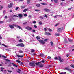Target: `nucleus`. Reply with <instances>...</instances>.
Here are the masks:
<instances>
[{
	"label": "nucleus",
	"instance_id": "1",
	"mask_svg": "<svg viewBox=\"0 0 74 74\" xmlns=\"http://www.w3.org/2000/svg\"><path fill=\"white\" fill-rule=\"evenodd\" d=\"M14 26H15V27H17V28H18V29H21V30H22V28L21 27L19 26L14 24H13V25H9V27L11 28V29H14Z\"/></svg>",
	"mask_w": 74,
	"mask_h": 74
},
{
	"label": "nucleus",
	"instance_id": "2",
	"mask_svg": "<svg viewBox=\"0 0 74 74\" xmlns=\"http://www.w3.org/2000/svg\"><path fill=\"white\" fill-rule=\"evenodd\" d=\"M58 60L60 62H63L64 60L63 59H62V58L60 56H58Z\"/></svg>",
	"mask_w": 74,
	"mask_h": 74
},
{
	"label": "nucleus",
	"instance_id": "3",
	"mask_svg": "<svg viewBox=\"0 0 74 74\" xmlns=\"http://www.w3.org/2000/svg\"><path fill=\"white\" fill-rule=\"evenodd\" d=\"M26 29H27V30H28L30 31L32 30V28L30 27L27 26L26 27Z\"/></svg>",
	"mask_w": 74,
	"mask_h": 74
},
{
	"label": "nucleus",
	"instance_id": "4",
	"mask_svg": "<svg viewBox=\"0 0 74 74\" xmlns=\"http://www.w3.org/2000/svg\"><path fill=\"white\" fill-rule=\"evenodd\" d=\"M38 41L41 43V44H42L44 45V44L45 42H44V41H43L42 40H38Z\"/></svg>",
	"mask_w": 74,
	"mask_h": 74
},
{
	"label": "nucleus",
	"instance_id": "5",
	"mask_svg": "<svg viewBox=\"0 0 74 74\" xmlns=\"http://www.w3.org/2000/svg\"><path fill=\"white\" fill-rule=\"evenodd\" d=\"M29 66H31V67H34V66H35V65L32 62L29 63Z\"/></svg>",
	"mask_w": 74,
	"mask_h": 74
},
{
	"label": "nucleus",
	"instance_id": "6",
	"mask_svg": "<svg viewBox=\"0 0 74 74\" xmlns=\"http://www.w3.org/2000/svg\"><path fill=\"white\" fill-rule=\"evenodd\" d=\"M62 29L60 28H59L57 29V31L58 32H59V33H60V32H62Z\"/></svg>",
	"mask_w": 74,
	"mask_h": 74
},
{
	"label": "nucleus",
	"instance_id": "7",
	"mask_svg": "<svg viewBox=\"0 0 74 74\" xmlns=\"http://www.w3.org/2000/svg\"><path fill=\"white\" fill-rule=\"evenodd\" d=\"M45 35H46L47 36L51 35V33H50L49 32H45Z\"/></svg>",
	"mask_w": 74,
	"mask_h": 74
},
{
	"label": "nucleus",
	"instance_id": "8",
	"mask_svg": "<svg viewBox=\"0 0 74 74\" xmlns=\"http://www.w3.org/2000/svg\"><path fill=\"white\" fill-rule=\"evenodd\" d=\"M44 11H46V12H49V9H44Z\"/></svg>",
	"mask_w": 74,
	"mask_h": 74
},
{
	"label": "nucleus",
	"instance_id": "9",
	"mask_svg": "<svg viewBox=\"0 0 74 74\" xmlns=\"http://www.w3.org/2000/svg\"><path fill=\"white\" fill-rule=\"evenodd\" d=\"M35 64L36 65H40V64H41V63L40 62H38V63H36Z\"/></svg>",
	"mask_w": 74,
	"mask_h": 74
},
{
	"label": "nucleus",
	"instance_id": "10",
	"mask_svg": "<svg viewBox=\"0 0 74 74\" xmlns=\"http://www.w3.org/2000/svg\"><path fill=\"white\" fill-rule=\"evenodd\" d=\"M12 64L13 65V66L14 67H18V66L16 65H15L14 63H12Z\"/></svg>",
	"mask_w": 74,
	"mask_h": 74
},
{
	"label": "nucleus",
	"instance_id": "11",
	"mask_svg": "<svg viewBox=\"0 0 74 74\" xmlns=\"http://www.w3.org/2000/svg\"><path fill=\"white\" fill-rule=\"evenodd\" d=\"M13 4H12V3H11L10 5L8 6V7L9 8H10L11 7H12V5Z\"/></svg>",
	"mask_w": 74,
	"mask_h": 74
},
{
	"label": "nucleus",
	"instance_id": "12",
	"mask_svg": "<svg viewBox=\"0 0 74 74\" xmlns=\"http://www.w3.org/2000/svg\"><path fill=\"white\" fill-rule=\"evenodd\" d=\"M36 6L37 7H41V5L40 4H37L36 5Z\"/></svg>",
	"mask_w": 74,
	"mask_h": 74
},
{
	"label": "nucleus",
	"instance_id": "13",
	"mask_svg": "<svg viewBox=\"0 0 74 74\" xmlns=\"http://www.w3.org/2000/svg\"><path fill=\"white\" fill-rule=\"evenodd\" d=\"M41 4H42V5H47V3H41Z\"/></svg>",
	"mask_w": 74,
	"mask_h": 74
},
{
	"label": "nucleus",
	"instance_id": "14",
	"mask_svg": "<svg viewBox=\"0 0 74 74\" xmlns=\"http://www.w3.org/2000/svg\"><path fill=\"white\" fill-rule=\"evenodd\" d=\"M20 47H24V45L23 43H21L20 44Z\"/></svg>",
	"mask_w": 74,
	"mask_h": 74
},
{
	"label": "nucleus",
	"instance_id": "15",
	"mask_svg": "<svg viewBox=\"0 0 74 74\" xmlns=\"http://www.w3.org/2000/svg\"><path fill=\"white\" fill-rule=\"evenodd\" d=\"M27 10H28V9H25L23 10V12H26V11H27Z\"/></svg>",
	"mask_w": 74,
	"mask_h": 74
},
{
	"label": "nucleus",
	"instance_id": "16",
	"mask_svg": "<svg viewBox=\"0 0 74 74\" xmlns=\"http://www.w3.org/2000/svg\"><path fill=\"white\" fill-rule=\"evenodd\" d=\"M55 36H60V34L58 33H56L55 34Z\"/></svg>",
	"mask_w": 74,
	"mask_h": 74
},
{
	"label": "nucleus",
	"instance_id": "17",
	"mask_svg": "<svg viewBox=\"0 0 74 74\" xmlns=\"http://www.w3.org/2000/svg\"><path fill=\"white\" fill-rule=\"evenodd\" d=\"M18 71H16L18 73H21V70L19 69H18Z\"/></svg>",
	"mask_w": 74,
	"mask_h": 74
},
{
	"label": "nucleus",
	"instance_id": "18",
	"mask_svg": "<svg viewBox=\"0 0 74 74\" xmlns=\"http://www.w3.org/2000/svg\"><path fill=\"white\" fill-rule=\"evenodd\" d=\"M68 40L69 41V42H72V41H73V40H71V39L68 38Z\"/></svg>",
	"mask_w": 74,
	"mask_h": 74
},
{
	"label": "nucleus",
	"instance_id": "19",
	"mask_svg": "<svg viewBox=\"0 0 74 74\" xmlns=\"http://www.w3.org/2000/svg\"><path fill=\"white\" fill-rule=\"evenodd\" d=\"M17 56H18V57H20V58H22V57H23V56H21L19 55H17Z\"/></svg>",
	"mask_w": 74,
	"mask_h": 74
},
{
	"label": "nucleus",
	"instance_id": "20",
	"mask_svg": "<svg viewBox=\"0 0 74 74\" xmlns=\"http://www.w3.org/2000/svg\"><path fill=\"white\" fill-rule=\"evenodd\" d=\"M30 0H27V4H30Z\"/></svg>",
	"mask_w": 74,
	"mask_h": 74
},
{
	"label": "nucleus",
	"instance_id": "21",
	"mask_svg": "<svg viewBox=\"0 0 74 74\" xmlns=\"http://www.w3.org/2000/svg\"><path fill=\"white\" fill-rule=\"evenodd\" d=\"M18 16L20 18H22V14H19Z\"/></svg>",
	"mask_w": 74,
	"mask_h": 74
},
{
	"label": "nucleus",
	"instance_id": "22",
	"mask_svg": "<svg viewBox=\"0 0 74 74\" xmlns=\"http://www.w3.org/2000/svg\"><path fill=\"white\" fill-rule=\"evenodd\" d=\"M34 10L35 11H37L38 12V11H40V10L38 9H35Z\"/></svg>",
	"mask_w": 74,
	"mask_h": 74
},
{
	"label": "nucleus",
	"instance_id": "23",
	"mask_svg": "<svg viewBox=\"0 0 74 74\" xmlns=\"http://www.w3.org/2000/svg\"><path fill=\"white\" fill-rule=\"evenodd\" d=\"M65 70H68L69 71V70H70V69L68 68H65Z\"/></svg>",
	"mask_w": 74,
	"mask_h": 74
},
{
	"label": "nucleus",
	"instance_id": "24",
	"mask_svg": "<svg viewBox=\"0 0 74 74\" xmlns=\"http://www.w3.org/2000/svg\"><path fill=\"white\" fill-rule=\"evenodd\" d=\"M40 56H41V57H44V55L43 54H41L40 55Z\"/></svg>",
	"mask_w": 74,
	"mask_h": 74
},
{
	"label": "nucleus",
	"instance_id": "25",
	"mask_svg": "<svg viewBox=\"0 0 74 74\" xmlns=\"http://www.w3.org/2000/svg\"><path fill=\"white\" fill-rule=\"evenodd\" d=\"M36 38L37 39H40L41 38L39 36H36Z\"/></svg>",
	"mask_w": 74,
	"mask_h": 74
},
{
	"label": "nucleus",
	"instance_id": "26",
	"mask_svg": "<svg viewBox=\"0 0 74 74\" xmlns=\"http://www.w3.org/2000/svg\"><path fill=\"white\" fill-rule=\"evenodd\" d=\"M50 43L51 46H53V42H50Z\"/></svg>",
	"mask_w": 74,
	"mask_h": 74
},
{
	"label": "nucleus",
	"instance_id": "27",
	"mask_svg": "<svg viewBox=\"0 0 74 74\" xmlns=\"http://www.w3.org/2000/svg\"><path fill=\"white\" fill-rule=\"evenodd\" d=\"M19 52L21 53H23V51L22 50H20V51H19Z\"/></svg>",
	"mask_w": 74,
	"mask_h": 74
},
{
	"label": "nucleus",
	"instance_id": "28",
	"mask_svg": "<svg viewBox=\"0 0 74 74\" xmlns=\"http://www.w3.org/2000/svg\"><path fill=\"white\" fill-rule=\"evenodd\" d=\"M71 67H73V68H74V65L71 64L70 65Z\"/></svg>",
	"mask_w": 74,
	"mask_h": 74
},
{
	"label": "nucleus",
	"instance_id": "29",
	"mask_svg": "<svg viewBox=\"0 0 74 74\" xmlns=\"http://www.w3.org/2000/svg\"><path fill=\"white\" fill-rule=\"evenodd\" d=\"M1 71H3V69H4V68L3 67H1Z\"/></svg>",
	"mask_w": 74,
	"mask_h": 74
},
{
	"label": "nucleus",
	"instance_id": "30",
	"mask_svg": "<svg viewBox=\"0 0 74 74\" xmlns=\"http://www.w3.org/2000/svg\"><path fill=\"white\" fill-rule=\"evenodd\" d=\"M43 65L41 64L39 65V67H43Z\"/></svg>",
	"mask_w": 74,
	"mask_h": 74
},
{
	"label": "nucleus",
	"instance_id": "31",
	"mask_svg": "<svg viewBox=\"0 0 74 74\" xmlns=\"http://www.w3.org/2000/svg\"><path fill=\"white\" fill-rule=\"evenodd\" d=\"M16 61L18 62V63H21V61L19 60H16Z\"/></svg>",
	"mask_w": 74,
	"mask_h": 74
},
{
	"label": "nucleus",
	"instance_id": "32",
	"mask_svg": "<svg viewBox=\"0 0 74 74\" xmlns=\"http://www.w3.org/2000/svg\"><path fill=\"white\" fill-rule=\"evenodd\" d=\"M47 58L49 59H51V56H49L47 57Z\"/></svg>",
	"mask_w": 74,
	"mask_h": 74
},
{
	"label": "nucleus",
	"instance_id": "33",
	"mask_svg": "<svg viewBox=\"0 0 74 74\" xmlns=\"http://www.w3.org/2000/svg\"><path fill=\"white\" fill-rule=\"evenodd\" d=\"M66 74V72H62L60 73V74Z\"/></svg>",
	"mask_w": 74,
	"mask_h": 74
},
{
	"label": "nucleus",
	"instance_id": "34",
	"mask_svg": "<svg viewBox=\"0 0 74 74\" xmlns=\"http://www.w3.org/2000/svg\"><path fill=\"white\" fill-rule=\"evenodd\" d=\"M54 59H56V60H58V57H55L54 58Z\"/></svg>",
	"mask_w": 74,
	"mask_h": 74
},
{
	"label": "nucleus",
	"instance_id": "35",
	"mask_svg": "<svg viewBox=\"0 0 74 74\" xmlns=\"http://www.w3.org/2000/svg\"><path fill=\"white\" fill-rule=\"evenodd\" d=\"M24 16H25V17L27 16V14H24Z\"/></svg>",
	"mask_w": 74,
	"mask_h": 74
},
{
	"label": "nucleus",
	"instance_id": "36",
	"mask_svg": "<svg viewBox=\"0 0 74 74\" xmlns=\"http://www.w3.org/2000/svg\"><path fill=\"white\" fill-rule=\"evenodd\" d=\"M19 8L18 7H17L16 8V10H17L18 9H19Z\"/></svg>",
	"mask_w": 74,
	"mask_h": 74
},
{
	"label": "nucleus",
	"instance_id": "37",
	"mask_svg": "<svg viewBox=\"0 0 74 74\" xmlns=\"http://www.w3.org/2000/svg\"><path fill=\"white\" fill-rule=\"evenodd\" d=\"M34 52V50L32 49L31 50V52Z\"/></svg>",
	"mask_w": 74,
	"mask_h": 74
},
{
	"label": "nucleus",
	"instance_id": "38",
	"mask_svg": "<svg viewBox=\"0 0 74 74\" xmlns=\"http://www.w3.org/2000/svg\"><path fill=\"white\" fill-rule=\"evenodd\" d=\"M54 1L55 3H57L58 2V0H54Z\"/></svg>",
	"mask_w": 74,
	"mask_h": 74
},
{
	"label": "nucleus",
	"instance_id": "39",
	"mask_svg": "<svg viewBox=\"0 0 74 74\" xmlns=\"http://www.w3.org/2000/svg\"><path fill=\"white\" fill-rule=\"evenodd\" d=\"M3 23H4V22L3 21H0V24Z\"/></svg>",
	"mask_w": 74,
	"mask_h": 74
},
{
	"label": "nucleus",
	"instance_id": "40",
	"mask_svg": "<svg viewBox=\"0 0 74 74\" xmlns=\"http://www.w3.org/2000/svg\"><path fill=\"white\" fill-rule=\"evenodd\" d=\"M40 19H44V18H43V17L41 16H40Z\"/></svg>",
	"mask_w": 74,
	"mask_h": 74
},
{
	"label": "nucleus",
	"instance_id": "41",
	"mask_svg": "<svg viewBox=\"0 0 74 74\" xmlns=\"http://www.w3.org/2000/svg\"><path fill=\"white\" fill-rule=\"evenodd\" d=\"M34 27L35 28H37V26L36 25H34Z\"/></svg>",
	"mask_w": 74,
	"mask_h": 74
},
{
	"label": "nucleus",
	"instance_id": "42",
	"mask_svg": "<svg viewBox=\"0 0 74 74\" xmlns=\"http://www.w3.org/2000/svg\"><path fill=\"white\" fill-rule=\"evenodd\" d=\"M2 45H3V46H4L5 47H7V46H6V45H4L3 44H2Z\"/></svg>",
	"mask_w": 74,
	"mask_h": 74
},
{
	"label": "nucleus",
	"instance_id": "43",
	"mask_svg": "<svg viewBox=\"0 0 74 74\" xmlns=\"http://www.w3.org/2000/svg\"><path fill=\"white\" fill-rule=\"evenodd\" d=\"M22 39H20L19 41V42H22Z\"/></svg>",
	"mask_w": 74,
	"mask_h": 74
},
{
	"label": "nucleus",
	"instance_id": "44",
	"mask_svg": "<svg viewBox=\"0 0 74 74\" xmlns=\"http://www.w3.org/2000/svg\"><path fill=\"white\" fill-rule=\"evenodd\" d=\"M3 7L2 6H1L0 7V10H1Z\"/></svg>",
	"mask_w": 74,
	"mask_h": 74
},
{
	"label": "nucleus",
	"instance_id": "45",
	"mask_svg": "<svg viewBox=\"0 0 74 74\" xmlns=\"http://www.w3.org/2000/svg\"><path fill=\"white\" fill-rule=\"evenodd\" d=\"M40 62H41L42 63H44V60H42L40 61Z\"/></svg>",
	"mask_w": 74,
	"mask_h": 74
},
{
	"label": "nucleus",
	"instance_id": "46",
	"mask_svg": "<svg viewBox=\"0 0 74 74\" xmlns=\"http://www.w3.org/2000/svg\"><path fill=\"white\" fill-rule=\"evenodd\" d=\"M68 10H71V8H68Z\"/></svg>",
	"mask_w": 74,
	"mask_h": 74
},
{
	"label": "nucleus",
	"instance_id": "47",
	"mask_svg": "<svg viewBox=\"0 0 74 74\" xmlns=\"http://www.w3.org/2000/svg\"><path fill=\"white\" fill-rule=\"evenodd\" d=\"M58 16H60V17H62V15H58Z\"/></svg>",
	"mask_w": 74,
	"mask_h": 74
},
{
	"label": "nucleus",
	"instance_id": "48",
	"mask_svg": "<svg viewBox=\"0 0 74 74\" xmlns=\"http://www.w3.org/2000/svg\"><path fill=\"white\" fill-rule=\"evenodd\" d=\"M16 46L17 47H20V44L16 45Z\"/></svg>",
	"mask_w": 74,
	"mask_h": 74
},
{
	"label": "nucleus",
	"instance_id": "49",
	"mask_svg": "<svg viewBox=\"0 0 74 74\" xmlns=\"http://www.w3.org/2000/svg\"><path fill=\"white\" fill-rule=\"evenodd\" d=\"M6 60V61H8V62H10V60H9L7 59H6V60Z\"/></svg>",
	"mask_w": 74,
	"mask_h": 74
},
{
	"label": "nucleus",
	"instance_id": "50",
	"mask_svg": "<svg viewBox=\"0 0 74 74\" xmlns=\"http://www.w3.org/2000/svg\"><path fill=\"white\" fill-rule=\"evenodd\" d=\"M39 24H40V25H42V22L41 21H40L39 22Z\"/></svg>",
	"mask_w": 74,
	"mask_h": 74
},
{
	"label": "nucleus",
	"instance_id": "51",
	"mask_svg": "<svg viewBox=\"0 0 74 74\" xmlns=\"http://www.w3.org/2000/svg\"><path fill=\"white\" fill-rule=\"evenodd\" d=\"M44 17H45L46 18H47V15L45 14L44 16Z\"/></svg>",
	"mask_w": 74,
	"mask_h": 74
},
{
	"label": "nucleus",
	"instance_id": "52",
	"mask_svg": "<svg viewBox=\"0 0 74 74\" xmlns=\"http://www.w3.org/2000/svg\"><path fill=\"white\" fill-rule=\"evenodd\" d=\"M8 72H9L10 73H11V72H12L11 71H10L9 70H8Z\"/></svg>",
	"mask_w": 74,
	"mask_h": 74
},
{
	"label": "nucleus",
	"instance_id": "53",
	"mask_svg": "<svg viewBox=\"0 0 74 74\" xmlns=\"http://www.w3.org/2000/svg\"><path fill=\"white\" fill-rule=\"evenodd\" d=\"M48 29L49 30V31H52V29H51L50 28Z\"/></svg>",
	"mask_w": 74,
	"mask_h": 74
},
{
	"label": "nucleus",
	"instance_id": "54",
	"mask_svg": "<svg viewBox=\"0 0 74 74\" xmlns=\"http://www.w3.org/2000/svg\"><path fill=\"white\" fill-rule=\"evenodd\" d=\"M5 19H7V16H6L5 17Z\"/></svg>",
	"mask_w": 74,
	"mask_h": 74
},
{
	"label": "nucleus",
	"instance_id": "55",
	"mask_svg": "<svg viewBox=\"0 0 74 74\" xmlns=\"http://www.w3.org/2000/svg\"><path fill=\"white\" fill-rule=\"evenodd\" d=\"M48 39H45L44 40V41H47Z\"/></svg>",
	"mask_w": 74,
	"mask_h": 74
},
{
	"label": "nucleus",
	"instance_id": "56",
	"mask_svg": "<svg viewBox=\"0 0 74 74\" xmlns=\"http://www.w3.org/2000/svg\"><path fill=\"white\" fill-rule=\"evenodd\" d=\"M25 6H21V8H25Z\"/></svg>",
	"mask_w": 74,
	"mask_h": 74
},
{
	"label": "nucleus",
	"instance_id": "57",
	"mask_svg": "<svg viewBox=\"0 0 74 74\" xmlns=\"http://www.w3.org/2000/svg\"><path fill=\"white\" fill-rule=\"evenodd\" d=\"M28 17H29V18H31V17H32V16L31 15H30L28 16Z\"/></svg>",
	"mask_w": 74,
	"mask_h": 74
},
{
	"label": "nucleus",
	"instance_id": "58",
	"mask_svg": "<svg viewBox=\"0 0 74 74\" xmlns=\"http://www.w3.org/2000/svg\"><path fill=\"white\" fill-rule=\"evenodd\" d=\"M18 0L19 1H23V0Z\"/></svg>",
	"mask_w": 74,
	"mask_h": 74
},
{
	"label": "nucleus",
	"instance_id": "59",
	"mask_svg": "<svg viewBox=\"0 0 74 74\" xmlns=\"http://www.w3.org/2000/svg\"><path fill=\"white\" fill-rule=\"evenodd\" d=\"M35 31H36V30H32V32H33V33H34L35 32Z\"/></svg>",
	"mask_w": 74,
	"mask_h": 74
},
{
	"label": "nucleus",
	"instance_id": "60",
	"mask_svg": "<svg viewBox=\"0 0 74 74\" xmlns=\"http://www.w3.org/2000/svg\"><path fill=\"white\" fill-rule=\"evenodd\" d=\"M2 39V37L1 36H0V41H1L0 40H1Z\"/></svg>",
	"mask_w": 74,
	"mask_h": 74
},
{
	"label": "nucleus",
	"instance_id": "61",
	"mask_svg": "<svg viewBox=\"0 0 74 74\" xmlns=\"http://www.w3.org/2000/svg\"><path fill=\"white\" fill-rule=\"evenodd\" d=\"M5 49L6 50H7V51H10V50L8 49Z\"/></svg>",
	"mask_w": 74,
	"mask_h": 74
},
{
	"label": "nucleus",
	"instance_id": "62",
	"mask_svg": "<svg viewBox=\"0 0 74 74\" xmlns=\"http://www.w3.org/2000/svg\"><path fill=\"white\" fill-rule=\"evenodd\" d=\"M33 23H36V22L35 21H34L33 22Z\"/></svg>",
	"mask_w": 74,
	"mask_h": 74
},
{
	"label": "nucleus",
	"instance_id": "63",
	"mask_svg": "<svg viewBox=\"0 0 74 74\" xmlns=\"http://www.w3.org/2000/svg\"><path fill=\"white\" fill-rule=\"evenodd\" d=\"M2 57H3V58H6V57H5V56H4V55H2Z\"/></svg>",
	"mask_w": 74,
	"mask_h": 74
},
{
	"label": "nucleus",
	"instance_id": "64",
	"mask_svg": "<svg viewBox=\"0 0 74 74\" xmlns=\"http://www.w3.org/2000/svg\"><path fill=\"white\" fill-rule=\"evenodd\" d=\"M54 18H56V16H54Z\"/></svg>",
	"mask_w": 74,
	"mask_h": 74
}]
</instances>
